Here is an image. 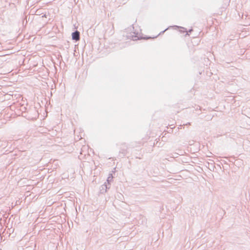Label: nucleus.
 Segmentation results:
<instances>
[{
	"mask_svg": "<svg viewBox=\"0 0 250 250\" xmlns=\"http://www.w3.org/2000/svg\"><path fill=\"white\" fill-rule=\"evenodd\" d=\"M28 116L27 119L28 120H34L36 119L39 116V113L37 109L33 107L31 108L27 112Z\"/></svg>",
	"mask_w": 250,
	"mask_h": 250,
	"instance_id": "obj_1",
	"label": "nucleus"
},
{
	"mask_svg": "<svg viewBox=\"0 0 250 250\" xmlns=\"http://www.w3.org/2000/svg\"><path fill=\"white\" fill-rule=\"evenodd\" d=\"M72 39L75 41H78L80 39V33L78 30H76L72 33Z\"/></svg>",
	"mask_w": 250,
	"mask_h": 250,
	"instance_id": "obj_2",
	"label": "nucleus"
},
{
	"mask_svg": "<svg viewBox=\"0 0 250 250\" xmlns=\"http://www.w3.org/2000/svg\"><path fill=\"white\" fill-rule=\"evenodd\" d=\"M113 179V175L112 174H109L108 175V177H107V179L106 180V184L110 186V183L112 181Z\"/></svg>",
	"mask_w": 250,
	"mask_h": 250,
	"instance_id": "obj_3",
	"label": "nucleus"
},
{
	"mask_svg": "<svg viewBox=\"0 0 250 250\" xmlns=\"http://www.w3.org/2000/svg\"><path fill=\"white\" fill-rule=\"evenodd\" d=\"M110 186H108L106 183H105L104 185L102 186V189L101 190H104L105 192L106 191L107 189H109L110 188Z\"/></svg>",
	"mask_w": 250,
	"mask_h": 250,
	"instance_id": "obj_4",
	"label": "nucleus"
},
{
	"mask_svg": "<svg viewBox=\"0 0 250 250\" xmlns=\"http://www.w3.org/2000/svg\"><path fill=\"white\" fill-rule=\"evenodd\" d=\"M177 27H178V28H180L181 29H182V30H180V32H183V33H184V32H186V28H184V27H178V26H177Z\"/></svg>",
	"mask_w": 250,
	"mask_h": 250,
	"instance_id": "obj_5",
	"label": "nucleus"
},
{
	"mask_svg": "<svg viewBox=\"0 0 250 250\" xmlns=\"http://www.w3.org/2000/svg\"><path fill=\"white\" fill-rule=\"evenodd\" d=\"M167 29H167H165V30H164V31H162V32L160 33V34H162V33H164V32H165Z\"/></svg>",
	"mask_w": 250,
	"mask_h": 250,
	"instance_id": "obj_6",
	"label": "nucleus"
},
{
	"mask_svg": "<svg viewBox=\"0 0 250 250\" xmlns=\"http://www.w3.org/2000/svg\"><path fill=\"white\" fill-rule=\"evenodd\" d=\"M192 31V29H189V30L188 32H191Z\"/></svg>",
	"mask_w": 250,
	"mask_h": 250,
	"instance_id": "obj_7",
	"label": "nucleus"
},
{
	"mask_svg": "<svg viewBox=\"0 0 250 250\" xmlns=\"http://www.w3.org/2000/svg\"><path fill=\"white\" fill-rule=\"evenodd\" d=\"M190 123H188V125H190Z\"/></svg>",
	"mask_w": 250,
	"mask_h": 250,
	"instance_id": "obj_8",
	"label": "nucleus"
},
{
	"mask_svg": "<svg viewBox=\"0 0 250 250\" xmlns=\"http://www.w3.org/2000/svg\"><path fill=\"white\" fill-rule=\"evenodd\" d=\"M150 38V37H147L146 39H149Z\"/></svg>",
	"mask_w": 250,
	"mask_h": 250,
	"instance_id": "obj_9",
	"label": "nucleus"
}]
</instances>
